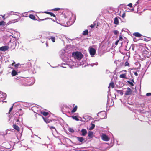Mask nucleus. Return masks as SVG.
Masks as SVG:
<instances>
[{
  "instance_id": "1",
  "label": "nucleus",
  "mask_w": 151,
  "mask_h": 151,
  "mask_svg": "<svg viewBox=\"0 0 151 151\" xmlns=\"http://www.w3.org/2000/svg\"><path fill=\"white\" fill-rule=\"evenodd\" d=\"M69 14V17H70V18L69 19L68 22H66L67 25L68 26L73 24L76 20L75 15H73L71 12H70Z\"/></svg>"
},
{
  "instance_id": "2",
  "label": "nucleus",
  "mask_w": 151,
  "mask_h": 151,
  "mask_svg": "<svg viewBox=\"0 0 151 151\" xmlns=\"http://www.w3.org/2000/svg\"><path fill=\"white\" fill-rule=\"evenodd\" d=\"M72 56L75 59L79 60L81 59L83 57V55L81 53L79 52H76L72 53Z\"/></svg>"
},
{
  "instance_id": "3",
  "label": "nucleus",
  "mask_w": 151,
  "mask_h": 151,
  "mask_svg": "<svg viewBox=\"0 0 151 151\" xmlns=\"http://www.w3.org/2000/svg\"><path fill=\"white\" fill-rule=\"evenodd\" d=\"M63 61L65 62V64L68 65H70L71 66H74L75 63L73 62L70 59H67V58L65 57V59L62 58Z\"/></svg>"
},
{
  "instance_id": "4",
  "label": "nucleus",
  "mask_w": 151,
  "mask_h": 151,
  "mask_svg": "<svg viewBox=\"0 0 151 151\" xmlns=\"http://www.w3.org/2000/svg\"><path fill=\"white\" fill-rule=\"evenodd\" d=\"M10 45L12 46L10 47H8L7 46H3L0 47V50L3 51H5L7 50L9 47L12 48H14L15 46L13 43L10 42V43L9 45Z\"/></svg>"
},
{
  "instance_id": "5",
  "label": "nucleus",
  "mask_w": 151,
  "mask_h": 151,
  "mask_svg": "<svg viewBox=\"0 0 151 151\" xmlns=\"http://www.w3.org/2000/svg\"><path fill=\"white\" fill-rule=\"evenodd\" d=\"M13 143L10 142H6L3 143L4 145L5 146V148L7 149H10L12 150V149L13 145L12 144Z\"/></svg>"
},
{
  "instance_id": "6",
  "label": "nucleus",
  "mask_w": 151,
  "mask_h": 151,
  "mask_svg": "<svg viewBox=\"0 0 151 151\" xmlns=\"http://www.w3.org/2000/svg\"><path fill=\"white\" fill-rule=\"evenodd\" d=\"M97 116L100 117L101 119H103L106 118V114L105 111H103L100 112L97 114Z\"/></svg>"
},
{
  "instance_id": "7",
  "label": "nucleus",
  "mask_w": 151,
  "mask_h": 151,
  "mask_svg": "<svg viewBox=\"0 0 151 151\" xmlns=\"http://www.w3.org/2000/svg\"><path fill=\"white\" fill-rule=\"evenodd\" d=\"M6 94L5 93H3L0 91V101H2L4 102L3 100L6 98Z\"/></svg>"
},
{
  "instance_id": "8",
  "label": "nucleus",
  "mask_w": 151,
  "mask_h": 151,
  "mask_svg": "<svg viewBox=\"0 0 151 151\" xmlns=\"http://www.w3.org/2000/svg\"><path fill=\"white\" fill-rule=\"evenodd\" d=\"M89 51L91 56L93 57L96 53V50L93 47H90L89 48Z\"/></svg>"
},
{
  "instance_id": "9",
  "label": "nucleus",
  "mask_w": 151,
  "mask_h": 151,
  "mask_svg": "<svg viewBox=\"0 0 151 151\" xmlns=\"http://www.w3.org/2000/svg\"><path fill=\"white\" fill-rule=\"evenodd\" d=\"M132 92V90L129 87H128L126 89V90L125 91V95H131Z\"/></svg>"
},
{
  "instance_id": "10",
  "label": "nucleus",
  "mask_w": 151,
  "mask_h": 151,
  "mask_svg": "<svg viewBox=\"0 0 151 151\" xmlns=\"http://www.w3.org/2000/svg\"><path fill=\"white\" fill-rule=\"evenodd\" d=\"M102 139L105 141H108L109 140V138L106 135L103 134L101 136Z\"/></svg>"
},
{
  "instance_id": "11",
  "label": "nucleus",
  "mask_w": 151,
  "mask_h": 151,
  "mask_svg": "<svg viewBox=\"0 0 151 151\" xmlns=\"http://www.w3.org/2000/svg\"><path fill=\"white\" fill-rule=\"evenodd\" d=\"M147 53H148V52L147 51H143V54H142L141 55L142 56V57L141 56H140V59L142 61V60H145L146 58V55H144L143 56L144 54V53L147 54Z\"/></svg>"
},
{
  "instance_id": "12",
  "label": "nucleus",
  "mask_w": 151,
  "mask_h": 151,
  "mask_svg": "<svg viewBox=\"0 0 151 151\" xmlns=\"http://www.w3.org/2000/svg\"><path fill=\"white\" fill-rule=\"evenodd\" d=\"M81 135L82 136H85L87 134V132L86 129H82L81 131Z\"/></svg>"
},
{
  "instance_id": "13",
  "label": "nucleus",
  "mask_w": 151,
  "mask_h": 151,
  "mask_svg": "<svg viewBox=\"0 0 151 151\" xmlns=\"http://www.w3.org/2000/svg\"><path fill=\"white\" fill-rule=\"evenodd\" d=\"M133 35L137 37H140L142 36L141 34L137 32L134 33Z\"/></svg>"
},
{
  "instance_id": "14",
  "label": "nucleus",
  "mask_w": 151,
  "mask_h": 151,
  "mask_svg": "<svg viewBox=\"0 0 151 151\" xmlns=\"http://www.w3.org/2000/svg\"><path fill=\"white\" fill-rule=\"evenodd\" d=\"M19 115V117H20V115L19 114V113H18V114H15L14 115V119L16 120L17 122H18L19 121V118H17V116H18Z\"/></svg>"
},
{
  "instance_id": "15",
  "label": "nucleus",
  "mask_w": 151,
  "mask_h": 151,
  "mask_svg": "<svg viewBox=\"0 0 151 151\" xmlns=\"http://www.w3.org/2000/svg\"><path fill=\"white\" fill-rule=\"evenodd\" d=\"M18 74L17 72L15 70H13L11 73L12 75V76H14L17 75Z\"/></svg>"
},
{
  "instance_id": "16",
  "label": "nucleus",
  "mask_w": 151,
  "mask_h": 151,
  "mask_svg": "<svg viewBox=\"0 0 151 151\" xmlns=\"http://www.w3.org/2000/svg\"><path fill=\"white\" fill-rule=\"evenodd\" d=\"M77 139L78 140L81 142H82L84 140V139L82 137H78Z\"/></svg>"
},
{
  "instance_id": "17",
  "label": "nucleus",
  "mask_w": 151,
  "mask_h": 151,
  "mask_svg": "<svg viewBox=\"0 0 151 151\" xmlns=\"http://www.w3.org/2000/svg\"><path fill=\"white\" fill-rule=\"evenodd\" d=\"M114 23L116 25H118L119 24V20L118 18L116 17L114 18Z\"/></svg>"
},
{
  "instance_id": "18",
  "label": "nucleus",
  "mask_w": 151,
  "mask_h": 151,
  "mask_svg": "<svg viewBox=\"0 0 151 151\" xmlns=\"http://www.w3.org/2000/svg\"><path fill=\"white\" fill-rule=\"evenodd\" d=\"M13 128L14 129H16L17 131H19V127L16 125H13Z\"/></svg>"
},
{
  "instance_id": "19",
  "label": "nucleus",
  "mask_w": 151,
  "mask_h": 151,
  "mask_svg": "<svg viewBox=\"0 0 151 151\" xmlns=\"http://www.w3.org/2000/svg\"><path fill=\"white\" fill-rule=\"evenodd\" d=\"M116 91L118 93L120 94L121 95H122L123 94V91L122 90H116Z\"/></svg>"
},
{
  "instance_id": "20",
  "label": "nucleus",
  "mask_w": 151,
  "mask_h": 151,
  "mask_svg": "<svg viewBox=\"0 0 151 151\" xmlns=\"http://www.w3.org/2000/svg\"><path fill=\"white\" fill-rule=\"evenodd\" d=\"M119 77L121 78H126V74H122L120 75Z\"/></svg>"
},
{
  "instance_id": "21",
  "label": "nucleus",
  "mask_w": 151,
  "mask_h": 151,
  "mask_svg": "<svg viewBox=\"0 0 151 151\" xmlns=\"http://www.w3.org/2000/svg\"><path fill=\"white\" fill-rule=\"evenodd\" d=\"M93 133L92 132H89L88 133V135L90 138H92Z\"/></svg>"
},
{
  "instance_id": "22",
  "label": "nucleus",
  "mask_w": 151,
  "mask_h": 151,
  "mask_svg": "<svg viewBox=\"0 0 151 151\" xmlns=\"http://www.w3.org/2000/svg\"><path fill=\"white\" fill-rule=\"evenodd\" d=\"M77 109V106H76L71 111V112L74 113L76 111Z\"/></svg>"
},
{
  "instance_id": "23",
  "label": "nucleus",
  "mask_w": 151,
  "mask_h": 151,
  "mask_svg": "<svg viewBox=\"0 0 151 151\" xmlns=\"http://www.w3.org/2000/svg\"><path fill=\"white\" fill-rule=\"evenodd\" d=\"M65 51L63 50V51H61L60 52V56L61 57H62L64 55V52H65Z\"/></svg>"
},
{
  "instance_id": "24",
  "label": "nucleus",
  "mask_w": 151,
  "mask_h": 151,
  "mask_svg": "<svg viewBox=\"0 0 151 151\" xmlns=\"http://www.w3.org/2000/svg\"><path fill=\"white\" fill-rule=\"evenodd\" d=\"M95 127V125L94 124H93L91 123V126L90 127L89 129L90 130H92Z\"/></svg>"
},
{
  "instance_id": "25",
  "label": "nucleus",
  "mask_w": 151,
  "mask_h": 151,
  "mask_svg": "<svg viewBox=\"0 0 151 151\" xmlns=\"http://www.w3.org/2000/svg\"><path fill=\"white\" fill-rule=\"evenodd\" d=\"M50 39H51L52 42H55V37L52 36H50Z\"/></svg>"
},
{
  "instance_id": "26",
  "label": "nucleus",
  "mask_w": 151,
  "mask_h": 151,
  "mask_svg": "<svg viewBox=\"0 0 151 151\" xmlns=\"http://www.w3.org/2000/svg\"><path fill=\"white\" fill-rule=\"evenodd\" d=\"M131 81H132V82H131L129 81H127V82L128 83H129V84H130L131 86H133L134 84H133V82H134V81H133V79Z\"/></svg>"
},
{
  "instance_id": "27",
  "label": "nucleus",
  "mask_w": 151,
  "mask_h": 151,
  "mask_svg": "<svg viewBox=\"0 0 151 151\" xmlns=\"http://www.w3.org/2000/svg\"><path fill=\"white\" fill-rule=\"evenodd\" d=\"M14 13L15 12L13 11H11L9 12V13H8V14L10 15H17V14H15Z\"/></svg>"
},
{
  "instance_id": "28",
  "label": "nucleus",
  "mask_w": 151,
  "mask_h": 151,
  "mask_svg": "<svg viewBox=\"0 0 151 151\" xmlns=\"http://www.w3.org/2000/svg\"><path fill=\"white\" fill-rule=\"evenodd\" d=\"M41 113L42 114L45 116H46L48 115V113L47 112H44V111H42Z\"/></svg>"
},
{
  "instance_id": "29",
  "label": "nucleus",
  "mask_w": 151,
  "mask_h": 151,
  "mask_svg": "<svg viewBox=\"0 0 151 151\" xmlns=\"http://www.w3.org/2000/svg\"><path fill=\"white\" fill-rule=\"evenodd\" d=\"M52 134L54 136V137H55L56 138H57V137H56L55 136L54 134V132H57V130H56V129L55 128V130L54 129H52Z\"/></svg>"
},
{
  "instance_id": "30",
  "label": "nucleus",
  "mask_w": 151,
  "mask_h": 151,
  "mask_svg": "<svg viewBox=\"0 0 151 151\" xmlns=\"http://www.w3.org/2000/svg\"><path fill=\"white\" fill-rule=\"evenodd\" d=\"M114 84L113 82H111L109 84V86L112 88H113L114 87Z\"/></svg>"
},
{
  "instance_id": "31",
  "label": "nucleus",
  "mask_w": 151,
  "mask_h": 151,
  "mask_svg": "<svg viewBox=\"0 0 151 151\" xmlns=\"http://www.w3.org/2000/svg\"><path fill=\"white\" fill-rule=\"evenodd\" d=\"M10 32L12 34V35H10V36H12V37H14L15 38V37H14L13 36H14V34H15V31H12V30H10Z\"/></svg>"
},
{
  "instance_id": "32",
  "label": "nucleus",
  "mask_w": 151,
  "mask_h": 151,
  "mask_svg": "<svg viewBox=\"0 0 151 151\" xmlns=\"http://www.w3.org/2000/svg\"><path fill=\"white\" fill-rule=\"evenodd\" d=\"M29 17L32 19L33 20H35V16L32 14H30L29 16Z\"/></svg>"
},
{
  "instance_id": "33",
  "label": "nucleus",
  "mask_w": 151,
  "mask_h": 151,
  "mask_svg": "<svg viewBox=\"0 0 151 151\" xmlns=\"http://www.w3.org/2000/svg\"><path fill=\"white\" fill-rule=\"evenodd\" d=\"M37 109V108L36 107H33L32 108V109L33 110H36ZM38 110H36V111H34V112L36 113H37V112H38Z\"/></svg>"
},
{
  "instance_id": "34",
  "label": "nucleus",
  "mask_w": 151,
  "mask_h": 151,
  "mask_svg": "<svg viewBox=\"0 0 151 151\" xmlns=\"http://www.w3.org/2000/svg\"><path fill=\"white\" fill-rule=\"evenodd\" d=\"M72 117L73 118V119L76 121L79 120V119L76 116H72Z\"/></svg>"
},
{
  "instance_id": "35",
  "label": "nucleus",
  "mask_w": 151,
  "mask_h": 151,
  "mask_svg": "<svg viewBox=\"0 0 151 151\" xmlns=\"http://www.w3.org/2000/svg\"><path fill=\"white\" fill-rule=\"evenodd\" d=\"M88 33V30H86L83 32V34L84 35H87Z\"/></svg>"
},
{
  "instance_id": "36",
  "label": "nucleus",
  "mask_w": 151,
  "mask_h": 151,
  "mask_svg": "<svg viewBox=\"0 0 151 151\" xmlns=\"http://www.w3.org/2000/svg\"><path fill=\"white\" fill-rule=\"evenodd\" d=\"M5 23L3 21L0 22V25L4 26L5 25Z\"/></svg>"
},
{
  "instance_id": "37",
  "label": "nucleus",
  "mask_w": 151,
  "mask_h": 151,
  "mask_svg": "<svg viewBox=\"0 0 151 151\" xmlns=\"http://www.w3.org/2000/svg\"><path fill=\"white\" fill-rule=\"evenodd\" d=\"M134 47H135L134 45H131V46L130 47V49H132L133 51H134Z\"/></svg>"
},
{
  "instance_id": "38",
  "label": "nucleus",
  "mask_w": 151,
  "mask_h": 151,
  "mask_svg": "<svg viewBox=\"0 0 151 151\" xmlns=\"http://www.w3.org/2000/svg\"><path fill=\"white\" fill-rule=\"evenodd\" d=\"M98 65V63L97 62H96L95 63L91 64L90 65L91 66H93L94 65Z\"/></svg>"
},
{
  "instance_id": "39",
  "label": "nucleus",
  "mask_w": 151,
  "mask_h": 151,
  "mask_svg": "<svg viewBox=\"0 0 151 151\" xmlns=\"http://www.w3.org/2000/svg\"><path fill=\"white\" fill-rule=\"evenodd\" d=\"M48 127H49V128L51 129V130L52 129H54L55 130V128L54 127L51 126H49L48 125Z\"/></svg>"
},
{
  "instance_id": "40",
  "label": "nucleus",
  "mask_w": 151,
  "mask_h": 151,
  "mask_svg": "<svg viewBox=\"0 0 151 151\" xmlns=\"http://www.w3.org/2000/svg\"><path fill=\"white\" fill-rule=\"evenodd\" d=\"M113 33L115 35H116L119 32L117 30H115L113 31Z\"/></svg>"
},
{
  "instance_id": "41",
  "label": "nucleus",
  "mask_w": 151,
  "mask_h": 151,
  "mask_svg": "<svg viewBox=\"0 0 151 151\" xmlns=\"http://www.w3.org/2000/svg\"><path fill=\"white\" fill-rule=\"evenodd\" d=\"M60 10V8H55L53 9H52V10H53L55 11H57Z\"/></svg>"
},
{
  "instance_id": "42",
  "label": "nucleus",
  "mask_w": 151,
  "mask_h": 151,
  "mask_svg": "<svg viewBox=\"0 0 151 151\" xmlns=\"http://www.w3.org/2000/svg\"><path fill=\"white\" fill-rule=\"evenodd\" d=\"M48 19H52L50 18H45L44 19H42L41 20H40V21H43V20H46Z\"/></svg>"
},
{
  "instance_id": "43",
  "label": "nucleus",
  "mask_w": 151,
  "mask_h": 151,
  "mask_svg": "<svg viewBox=\"0 0 151 151\" xmlns=\"http://www.w3.org/2000/svg\"><path fill=\"white\" fill-rule=\"evenodd\" d=\"M27 15V14L26 12H25L24 13H23L22 14V16L23 17H26Z\"/></svg>"
},
{
  "instance_id": "44",
  "label": "nucleus",
  "mask_w": 151,
  "mask_h": 151,
  "mask_svg": "<svg viewBox=\"0 0 151 151\" xmlns=\"http://www.w3.org/2000/svg\"><path fill=\"white\" fill-rule=\"evenodd\" d=\"M49 14L51 16H53L54 17H55V15L52 13L50 12Z\"/></svg>"
},
{
  "instance_id": "45",
  "label": "nucleus",
  "mask_w": 151,
  "mask_h": 151,
  "mask_svg": "<svg viewBox=\"0 0 151 151\" xmlns=\"http://www.w3.org/2000/svg\"><path fill=\"white\" fill-rule=\"evenodd\" d=\"M69 131L71 132H74V130L71 128H70Z\"/></svg>"
},
{
  "instance_id": "46",
  "label": "nucleus",
  "mask_w": 151,
  "mask_h": 151,
  "mask_svg": "<svg viewBox=\"0 0 151 151\" xmlns=\"http://www.w3.org/2000/svg\"><path fill=\"white\" fill-rule=\"evenodd\" d=\"M132 4L131 3H130L129 4H128L127 6H129L130 7H132Z\"/></svg>"
},
{
  "instance_id": "47",
  "label": "nucleus",
  "mask_w": 151,
  "mask_h": 151,
  "mask_svg": "<svg viewBox=\"0 0 151 151\" xmlns=\"http://www.w3.org/2000/svg\"><path fill=\"white\" fill-rule=\"evenodd\" d=\"M43 119H44V120L45 121V122H46V123H47L48 122H49V121H48L47 120V119H45V118H44V117H43Z\"/></svg>"
},
{
  "instance_id": "48",
  "label": "nucleus",
  "mask_w": 151,
  "mask_h": 151,
  "mask_svg": "<svg viewBox=\"0 0 151 151\" xmlns=\"http://www.w3.org/2000/svg\"><path fill=\"white\" fill-rule=\"evenodd\" d=\"M110 73V71H109V70H106V73L108 74V73Z\"/></svg>"
},
{
  "instance_id": "49",
  "label": "nucleus",
  "mask_w": 151,
  "mask_h": 151,
  "mask_svg": "<svg viewBox=\"0 0 151 151\" xmlns=\"http://www.w3.org/2000/svg\"><path fill=\"white\" fill-rule=\"evenodd\" d=\"M125 13L124 12L123 14L122 17V18H124L125 17Z\"/></svg>"
},
{
  "instance_id": "50",
  "label": "nucleus",
  "mask_w": 151,
  "mask_h": 151,
  "mask_svg": "<svg viewBox=\"0 0 151 151\" xmlns=\"http://www.w3.org/2000/svg\"><path fill=\"white\" fill-rule=\"evenodd\" d=\"M146 95L147 96H151V93H147L146 94Z\"/></svg>"
},
{
  "instance_id": "51",
  "label": "nucleus",
  "mask_w": 151,
  "mask_h": 151,
  "mask_svg": "<svg viewBox=\"0 0 151 151\" xmlns=\"http://www.w3.org/2000/svg\"><path fill=\"white\" fill-rule=\"evenodd\" d=\"M13 106H12L10 108L9 110V113L12 110V109H13Z\"/></svg>"
},
{
  "instance_id": "52",
  "label": "nucleus",
  "mask_w": 151,
  "mask_h": 151,
  "mask_svg": "<svg viewBox=\"0 0 151 151\" xmlns=\"http://www.w3.org/2000/svg\"><path fill=\"white\" fill-rule=\"evenodd\" d=\"M50 12H47V11H45L43 13H46V14H50Z\"/></svg>"
},
{
  "instance_id": "53",
  "label": "nucleus",
  "mask_w": 151,
  "mask_h": 151,
  "mask_svg": "<svg viewBox=\"0 0 151 151\" xmlns=\"http://www.w3.org/2000/svg\"><path fill=\"white\" fill-rule=\"evenodd\" d=\"M19 65V64H17L14 65V66L16 68H17Z\"/></svg>"
},
{
  "instance_id": "54",
  "label": "nucleus",
  "mask_w": 151,
  "mask_h": 151,
  "mask_svg": "<svg viewBox=\"0 0 151 151\" xmlns=\"http://www.w3.org/2000/svg\"><path fill=\"white\" fill-rule=\"evenodd\" d=\"M119 41V40H117L116 42H115V45H117L118 43V42Z\"/></svg>"
},
{
  "instance_id": "55",
  "label": "nucleus",
  "mask_w": 151,
  "mask_h": 151,
  "mask_svg": "<svg viewBox=\"0 0 151 151\" xmlns=\"http://www.w3.org/2000/svg\"><path fill=\"white\" fill-rule=\"evenodd\" d=\"M94 27V25H91L90 26V27H91L92 28H93Z\"/></svg>"
},
{
  "instance_id": "56",
  "label": "nucleus",
  "mask_w": 151,
  "mask_h": 151,
  "mask_svg": "<svg viewBox=\"0 0 151 151\" xmlns=\"http://www.w3.org/2000/svg\"><path fill=\"white\" fill-rule=\"evenodd\" d=\"M19 19H20L19 18H18V19H16L15 20H15L16 21L15 22H17L18 21H19Z\"/></svg>"
},
{
  "instance_id": "57",
  "label": "nucleus",
  "mask_w": 151,
  "mask_h": 151,
  "mask_svg": "<svg viewBox=\"0 0 151 151\" xmlns=\"http://www.w3.org/2000/svg\"><path fill=\"white\" fill-rule=\"evenodd\" d=\"M125 64L126 66H127L129 65V63L127 62H126L125 63Z\"/></svg>"
},
{
  "instance_id": "58",
  "label": "nucleus",
  "mask_w": 151,
  "mask_h": 151,
  "mask_svg": "<svg viewBox=\"0 0 151 151\" xmlns=\"http://www.w3.org/2000/svg\"><path fill=\"white\" fill-rule=\"evenodd\" d=\"M134 75H135L136 76H137L138 75V73H137L135 72L134 73Z\"/></svg>"
},
{
  "instance_id": "59",
  "label": "nucleus",
  "mask_w": 151,
  "mask_h": 151,
  "mask_svg": "<svg viewBox=\"0 0 151 151\" xmlns=\"http://www.w3.org/2000/svg\"><path fill=\"white\" fill-rule=\"evenodd\" d=\"M143 40L145 41H148V40L146 38H144V39H143Z\"/></svg>"
},
{
  "instance_id": "60",
  "label": "nucleus",
  "mask_w": 151,
  "mask_h": 151,
  "mask_svg": "<svg viewBox=\"0 0 151 151\" xmlns=\"http://www.w3.org/2000/svg\"><path fill=\"white\" fill-rule=\"evenodd\" d=\"M138 3H139V1H137L136 2V4L135 5V6L137 5V4H138Z\"/></svg>"
},
{
  "instance_id": "61",
  "label": "nucleus",
  "mask_w": 151,
  "mask_h": 151,
  "mask_svg": "<svg viewBox=\"0 0 151 151\" xmlns=\"http://www.w3.org/2000/svg\"><path fill=\"white\" fill-rule=\"evenodd\" d=\"M122 39V36H120L119 37V40H121Z\"/></svg>"
},
{
  "instance_id": "62",
  "label": "nucleus",
  "mask_w": 151,
  "mask_h": 151,
  "mask_svg": "<svg viewBox=\"0 0 151 151\" xmlns=\"http://www.w3.org/2000/svg\"><path fill=\"white\" fill-rule=\"evenodd\" d=\"M15 62H14L13 61V63H12V65L13 66L14 65V64H15Z\"/></svg>"
},
{
  "instance_id": "63",
  "label": "nucleus",
  "mask_w": 151,
  "mask_h": 151,
  "mask_svg": "<svg viewBox=\"0 0 151 151\" xmlns=\"http://www.w3.org/2000/svg\"><path fill=\"white\" fill-rule=\"evenodd\" d=\"M109 100L108 99V100H107V104H108V105H109Z\"/></svg>"
},
{
  "instance_id": "64",
  "label": "nucleus",
  "mask_w": 151,
  "mask_h": 151,
  "mask_svg": "<svg viewBox=\"0 0 151 151\" xmlns=\"http://www.w3.org/2000/svg\"><path fill=\"white\" fill-rule=\"evenodd\" d=\"M150 23L151 24V19H150Z\"/></svg>"
}]
</instances>
